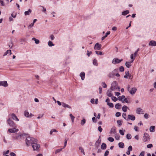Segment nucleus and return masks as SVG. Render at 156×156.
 Returning a JSON list of instances; mask_svg holds the SVG:
<instances>
[{"instance_id": "nucleus-24", "label": "nucleus", "mask_w": 156, "mask_h": 156, "mask_svg": "<svg viewBox=\"0 0 156 156\" xmlns=\"http://www.w3.org/2000/svg\"><path fill=\"white\" fill-rule=\"evenodd\" d=\"M110 32L109 31H107L105 34V35L103 36L101 40H104L106 37H107L108 35H109L110 34Z\"/></svg>"}, {"instance_id": "nucleus-16", "label": "nucleus", "mask_w": 156, "mask_h": 156, "mask_svg": "<svg viewBox=\"0 0 156 156\" xmlns=\"http://www.w3.org/2000/svg\"><path fill=\"white\" fill-rule=\"evenodd\" d=\"M148 45L152 46H156V41L154 40L151 41L148 43Z\"/></svg>"}, {"instance_id": "nucleus-15", "label": "nucleus", "mask_w": 156, "mask_h": 156, "mask_svg": "<svg viewBox=\"0 0 156 156\" xmlns=\"http://www.w3.org/2000/svg\"><path fill=\"white\" fill-rule=\"evenodd\" d=\"M127 120H131L132 121H134L135 119V116L133 115H128Z\"/></svg>"}, {"instance_id": "nucleus-32", "label": "nucleus", "mask_w": 156, "mask_h": 156, "mask_svg": "<svg viewBox=\"0 0 156 156\" xmlns=\"http://www.w3.org/2000/svg\"><path fill=\"white\" fill-rule=\"evenodd\" d=\"M128 108L127 106L126 105H124L122 107V109L123 111L124 112H126L127 111Z\"/></svg>"}, {"instance_id": "nucleus-25", "label": "nucleus", "mask_w": 156, "mask_h": 156, "mask_svg": "<svg viewBox=\"0 0 156 156\" xmlns=\"http://www.w3.org/2000/svg\"><path fill=\"white\" fill-rule=\"evenodd\" d=\"M129 13V11L128 10L124 11L122 13V14L123 16H126Z\"/></svg>"}, {"instance_id": "nucleus-29", "label": "nucleus", "mask_w": 156, "mask_h": 156, "mask_svg": "<svg viewBox=\"0 0 156 156\" xmlns=\"http://www.w3.org/2000/svg\"><path fill=\"white\" fill-rule=\"evenodd\" d=\"M100 143V142L99 141V140L97 141H96L95 144V146L96 148H98L99 146V144Z\"/></svg>"}, {"instance_id": "nucleus-56", "label": "nucleus", "mask_w": 156, "mask_h": 156, "mask_svg": "<svg viewBox=\"0 0 156 156\" xmlns=\"http://www.w3.org/2000/svg\"><path fill=\"white\" fill-rule=\"evenodd\" d=\"M98 131L100 132H101L102 131V129L101 126H98Z\"/></svg>"}, {"instance_id": "nucleus-22", "label": "nucleus", "mask_w": 156, "mask_h": 156, "mask_svg": "<svg viewBox=\"0 0 156 156\" xmlns=\"http://www.w3.org/2000/svg\"><path fill=\"white\" fill-rule=\"evenodd\" d=\"M107 145L105 143H103L101 146V148L102 150H105L106 148Z\"/></svg>"}, {"instance_id": "nucleus-39", "label": "nucleus", "mask_w": 156, "mask_h": 156, "mask_svg": "<svg viewBox=\"0 0 156 156\" xmlns=\"http://www.w3.org/2000/svg\"><path fill=\"white\" fill-rule=\"evenodd\" d=\"M69 116L71 119L72 122H73L74 121V119L75 118V117L71 114L69 115Z\"/></svg>"}, {"instance_id": "nucleus-63", "label": "nucleus", "mask_w": 156, "mask_h": 156, "mask_svg": "<svg viewBox=\"0 0 156 156\" xmlns=\"http://www.w3.org/2000/svg\"><path fill=\"white\" fill-rule=\"evenodd\" d=\"M44 115V114L39 115L38 117H37V118L38 119L41 118Z\"/></svg>"}, {"instance_id": "nucleus-30", "label": "nucleus", "mask_w": 156, "mask_h": 156, "mask_svg": "<svg viewBox=\"0 0 156 156\" xmlns=\"http://www.w3.org/2000/svg\"><path fill=\"white\" fill-rule=\"evenodd\" d=\"M121 104H120L117 103L115 105V107L116 109H119L121 108Z\"/></svg>"}, {"instance_id": "nucleus-50", "label": "nucleus", "mask_w": 156, "mask_h": 156, "mask_svg": "<svg viewBox=\"0 0 156 156\" xmlns=\"http://www.w3.org/2000/svg\"><path fill=\"white\" fill-rule=\"evenodd\" d=\"M95 53L98 55H101L102 54V52L101 51H95Z\"/></svg>"}, {"instance_id": "nucleus-57", "label": "nucleus", "mask_w": 156, "mask_h": 156, "mask_svg": "<svg viewBox=\"0 0 156 156\" xmlns=\"http://www.w3.org/2000/svg\"><path fill=\"white\" fill-rule=\"evenodd\" d=\"M62 150V148L58 149L55 151V153L57 154V153L60 152V151H61Z\"/></svg>"}, {"instance_id": "nucleus-2", "label": "nucleus", "mask_w": 156, "mask_h": 156, "mask_svg": "<svg viewBox=\"0 0 156 156\" xmlns=\"http://www.w3.org/2000/svg\"><path fill=\"white\" fill-rule=\"evenodd\" d=\"M118 69H115L112 72H110L108 76L109 78H113L115 75L116 73H118Z\"/></svg>"}, {"instance_id": "nucleus-59", "label": "nucleus", "mask_w": 156, "mask_h": 156, "mask_svg": "<svg viewBox=\"0 0 156 156\" xmlns=\"http://www.w3.org/2000/svg\"><path fill=\"white\" fill-rule=\"evenodd\" d=\"M153 147V145L152 144H149L147 145V148H151Z\"/></svg>"}, {"instance_id": "nucleus-9", "label": "nucleus", "mask_w": 156, "mask_h": 156, "mask_svg": "<svg viewBox=\"0 0 156 156\" xmlns=\"http://www.w3.org/2000/svg\"><path fill=\"white\" fill-rule=\"evenodd\" d=\"M136 112L137 114H144V111L143 109L141 108H137L136 110Z\"/></svg>"}, {"instance_id": "nucleus-40", "label": "nucleus", "mask_w": 156, "mask_h": 156, "mask_svg": "<svg viewBox=\"0 0 156 156\" xmlns=\"http://www.w3.org/2000/svg\"><path fill=\"white\" fill-rule=\"evenodd\" d=\"M125 75L124 76L125 78H127L128 76H129V71L125 72Z\"/></svg>"}, {"instance_id": "nucleus-11", "label": "nucleus", "mask_w": 156, "mask_h": 156, "mask_svg": "<svg viewBox=\"0 0 156 156\" xmlns=\"http://www.w3.org/2000/svg\"><path fill=\"white\" fill-rule=\"evenodd\" d=\"M101 45L98 43H97L95 45L94 49L95 50H100L101 48Z\"/></svg>"}, {"instance_id": "nucleus-26", "label": "nucleus", "mask_w": 156, "mask_h": 156, "mask_svg": "<svg viewBox=\"0 0 156 156\" xmlns=\"http://www.w3.org/2000/svg\"><path fill=\"white\" fill-rule=\"evenodd\" d=\"M62 105L63 107H65V108H71V107L68 105L66 104V103H62Z\"/></svg>"}, {"instance_id": "nucleus-35", "label": "nucleus", "mask_w": 156, "mask_h": 156, "mask_svg": "<svg viewBox=\"0 0 156 156\" xmlns=\"http://www.w3.org/2000/svg\"><path fill=\"white\" fill-rule=\"evenodd\" d=\"M32 40L34 41L35 42V43L36 44H38L40 42V41L39 40L37 39L34 37L33 38Z\"/></svg>"}, {"instance_id": "nucleus-47", "label": "nucleus", "mask_w": 156, "mask_h": 156, "mask_svg": "<svg viewBox=\"0 0 156 156\" xmlns=\"http://www.w3.org/2000/svg\"><path fill=\"white\" fill-rule=\"evenodd\" d=\"M119 70L121 72H123L124 70V69L123 66H121L119 68Z\"/></svg>"}, {"instance_id": "nucleus-53", "label": "nucleus", "mask_w": 156, "mask_h": 156, "mask_svg": "<svg viewBox=\"0 0 156 156\" xmlns=\"http://www.w3.org/2000/svg\"><path fill=\"white\" fill-rule=\"evenodd\" d=\"M102 85L104 88H106L107 87V85L105 82H102Z\"/></svg>"}, {"instance_id": "nucleus-45", "label": "nucleus", "mask_w": 156, "mask_h": 156, "mask_svg": "<svg viewBox=\"0 0 156 156\" xmlns=\"http://www.w3.org/2000/svg\"><path fill=\"white\" fill-rule=\"evenodd\" d=\"M108 140H109V141L111 142H113L114 141V138L112 137H109L108 138Z\"/></svg>"}, {"instance_id": "nucleus-8", "label": "nucleus", "mask_w": 156, "mask_h": 156, "mask_svg": "<svg viewBox=\"0 0 156 156\" xmlns=\"http://www.w3.org/2000/svg\"><path fill=\"white\" fill-rule=\"evenodd\" d=\"M129 86H128V90L129 91V92L130 93V94L132 95L134 94L135 92H136V91L137 90V89L136 87H134L132 88L131 90L130 91H129Z\"/></svg>"}, {"instance_id": "nucleus-28", "label": "nucleus", "mask_w": 156, "mask_h": 156, "mask_svg": "<svg viewBox=\"0 0 156 156\" xmlns=\"http://www.w3.org/2000/svg\"><path fill=\"white\" fill-rule=\"evenodd\" d=\"M118 145L120 148H123L124 147V144L122 142H120L118 144Z\"/></svg>"}, {"instance_id": "nucleus-41", "label": "nucleus", "mask_w": 156, "mask_h": 156, "mask_svg": "<svg viewBox=\"0 0 156 156\" xmlns=\"http://www.w3.org/2000/svg\"><path fill=\"white\" fill-rule=\"evenodd\" d=\"M48 45L50 47H51L54 46V44H53L52 41H49L48 42Z\"/></svg>"}, {"instance_id": "nucleus-38", "label": "nucleus", "mask_w": 156, "mask_h": 156, "mask_svg": "<svg viewBox=\"0 0 156 156\" xmlns=\"http://www.w3.org/2000/svg\"><path fill=\"white\" fill-rule=\"evenodd\" d=\"M79 149L81 151V152L83 153V155H84L85 154L84 150L82 147H79Z\"/></svg>"}, {"instance_id": "nucleus-36", "label": "nucleus", "mask_w": 156, "mask_h": 156, "mask_svg": "<svg viewBox=\"0 0 156 156\" xmlns=\"http://www.w3.org/2000/svg\"><path fill=\"white\" fill-rule=\"evenodd\" d=\"M115 139L117 140H119L120 138V136L119 135V134H117L116 133V134H115Z\"/></svg>"}, {"instance_id": "nucleus-62", "label": "nucleus", "mask_w": 156, "mask_h": 156, "mask_svg": "<svg viewBox=\"0 0 156 156\" xmlns=\"http://www.w3.org/2000/svg\"><path fill=\"white\" fill-rule=\"evenodd\" d=\"M50 38L51 40H53L55 39V37L53 34H51L50 35Z\"/></svg>"}, {"instance_id": "nucleus-54", "label": "nucleus", "mask_w": 156, "mask_h": 156, "mask_svg": "<svg viewBox=\"0 0 156 156\" xmlns=\"http://www.w3.org/2000/svg\"><path fill=\"white\" fill-rule=\"evenodd\" d=\"M128 150L129 151H131L133 150L132 147L130 145L129 146L128 148Z\"/></svg>"}, {"instance_id": "nucleus-19", "label": "nucleus", "mask_w": 156, "mask_h": 156, "mask_svg": "<svg viewBox=\"0 0 156 156\" xmlns=\"http://www.w3.org/2000/svg\"><path fill=\"white\" fill-rule=\"evenodd\" d=\"M80 76L81 78V79L82 80H83L85 77V73L84 72H82L80 74Z\"/></svg>"}, {"instance_id": "nucleus-5", "label": "nucleus", "mask_w": 156, "mask_h": 156, "mask_svg": "<svg viewBox=\"0 0 156 156\" xmlns=\"http://www.w3.org/2000/svg\"><path fill=\"white\" fill-rule=\"evenodd\" d=\"M150 140V137L149 135L147 133H145L143 137V141L144 142H146L149 140Z\"/></svg>"}, {"instance_id": "nucleus-33", "label": "nucleus", "mask_w": 156, "mask_h": 156, "mask_svg": "<svg viewBox=\"0 0 156 156\" xmlns=\"http://www.w3.org/2000/svg\"><path fill=\"white\" fill-rule=\"evenodd\" d=\"M155 127L154 126H151L150 128V131L151 132H153L154 131Z\"/></svg>"}, {"instance_id": "nucleus-48", "label": "nucleus", "mask_w": 156, "mask_h": 156, "mask_svg": "<svg viewBox=\"0 0 156 156\" xmlns=\"http://www.w3.org/2000/svg\"><path fill=\"white\" fill-rule=\"evenodd\" d=\"M86 123V120L85 119H83L81 120V124L82 125H83Z\"/></svg>"}, {"instance_id": "nucleus-64", "label": "nucleus", "mask_w": 156, "mask_h": 156, "mask_svg": "<svg viewBox=\"0 0 156 156\" xmlns=\"http://www.w3.org/2000/svg\"><path fill=\"white\" fill-rule=\"evenodd\" d=\"M144 116L145 119H147L148 118V115L147 113L145 114Z\"/></svg>"}, {"instance_id": "nucleus-4", "label": "nucleus", "mask_w": 156, "mask_h": 156, "mask_svg": "<svg viewBox=\"0 0 156 156\" xmlns=\"http://www.w3.org/2000/svg\"><path fill=\"white\" fill-rule=\"evenodd\" d=\"M7 122L9 125L10 127L13 128L16 127V124L14 123L13 121L11 120L10 118L8 119L7 120Z\"/></svg>"}, {"instance_id": "nucleus-34", "label": "nucleus", "mask_w": 156, "mask_h": 156, "mask_svg": "<svg viewBox=\"0 0 156 156\" xmlns=\"http://www.w3.org/2000/svg\"><path fill=\"white\" fill-rule=\"evenodd\" d=\"M93 64L95 66H98V63H97V60L96 59H94L93 62Z\"/></svg>"}, {"instance_id": "nucleus-1", "label": "nucleus", "mask_w": 156, "mask_h": 156, "mask_svg": "<svg viewBox=\"0 0 156 156\" xmlns=\"http://www.w3.org/2000/svg\"><path fill=\"white\" fill-rule=\"evenodd\" d=\"M36 140L34 138L30 136L27 137L25 140L26 144L27 146L32 145L35 142Z\"/></svg>"}, {"instance_id": "nucleus-27", "label": "nucleus", "mask_w": 156, "mask_h": 156, "mask_svg": "<svg viewBox=\"0 0 156 156\" xmlns=\"http://www.w3.org/2000/svg\"><path fill=\"white\" fill-rule=\"evenodd\" d=\"M123 103L126 102L127 103H130V101L128 99L126 98H125L122 101V102Z\"/></svg>"}, {"instance_id": "nucleus-52", "label": "nucleus", "mask_w": 156, "mask_h": 156, "mask_svg": "<svg viewBox=\"0 0 156 156\" xmlns=\"http://www.w3.org/2000/svg\"><path fill=\"white\" fill-rule=\"evenodd\" d=\"M121 115V113L120 112H117L116 113L115 116L117 117H119Z\"/></svg>"}, {"instance_id": "nucleus-13", "label": "nucleus", "mask_w": 156, "mask_h": 156, "mask_svg": "<svg viewBox=\"0 0 156 156\" xmlns=\"http://www.w3.org/2000/svg\"><path fill=\"white\" fill-rule=\"evenodd\" d=\"M1 86L6 87L8 86V84L6 81H0V86Z\"/></svg>"}, {"instance_id": "nucleus-20", "label": "nucleus", "mask_w": 156, "mask_h": 156, "mask_svg": "<svg viewBox=\"0 0 156 156\" xmlns=\"http://www.w3.org/2000/svg\"><path fill=\"white\" fill-rule=\"evenodd\" d=\"M106 94L109 97H111L112 95V91L109 90H108L107 91Z\"/></svg>"}, {"instance_id": "nucleus-7", "label": "nucleus", "mask_w": 156, "mask_h": 156, "mask_svg": "<svg viewBox=\"0 0 156 156\" xmlns=\"http://www.w3.org/2000/svg\"><path fill=\"white\" fill-rule=\"evenodd\" d=\"M123 59H119L117 58H114L112 61V63L113 64L115 65L116 64H118L120 63L122 61Z\"/></svg>"}, {"instance_id": "nucleus-58", "label": "nucleus", "mask_w": 156, "mask_h": 156, "mask_svg": "<svg viewBox=\"0 0 156 156\" xmlns=\"http://www.w3.org/2000/svg\"><path fill=\"white\" fill-rule=\"evenodd\" d=\"M92 120L94 122L96 123L97 122V119L95 117H93L92 118Z\"/></svg>"}, {"instance_id": "nucleus-23", "label": "nucleus", "mask_w": 156, "mask_h": 156, "mask_svg": "<svg viewBox=\"0 0 156 156\" xmlns=\"http://www.w3.org/2000/svg\"><path fill=\"white\" fill-rule=\"evenodd\" d=\"M125 98V97L124 95H122L121 96H119L118 98V100L121 101H122L123 99H124Z\"/></svg>"}, {"instance_id": "nucleus-61", "label": "nucleus", "mask_w": 156, "mask_h": 156, "mask_svg": "<svg viewBox=\"0 0 156 156\" xmlns=\"http://www.w3.org/2000/svg\"><path fill=\"white\" fill-rule=\"evenodd\" d=\"M139 49L138 48L136 51L135 52V53L134 54V55L135 57L137 55V53H138V51H139Z\"/></svg>"}, {"instance_id": "nucleus-10", "label": "nucleus", "mask_w": 156, "mask_h": 156, "mask_svg": "<svg viewBox=\"0 0 156 156\" xmlns=\"http://www.w3.org/2000/svg\"><path fill=\"white\" fill-rule=\"evenodd\" d=\"M23 134H19L16 136H13V138L14 139L19 140L22 138Z\"/></svg>"}, {"instance_id": "nucleus-44", "label": "nucleus", "mask_w": 156, "mask_h": 156, "mask_svg": "<svg viewBox=\"0 0 156 156\" xmlns=\"http://www.w3.org/2000/svg\"><path fill=\"white\" fill-rule=\"evenodd\" d=\"M126 138L128 139H130L131 138V136L130 134H127L126 136Z\"/></svg>"}, {"instance_id": "nucleus-49", "label": "nucleus", "mask_w": 156, "mask_h": 156, "mask_svg": "<svg viewBox=\"0 0 156 156\" xmlns=\"http://www.w3.org/2000/svg\"><path fill=\"white\" fill-rule=\"evenodd\" d=\"M126 113H123L122 114V117L126 120H127V118L126 117Z\"/></svg>"}, {"instance_id": "nucleus-21", "label": "nucleus", "mask_w": 156, "mask_h": 156, "mask_svg": "<svg viewBox=\"0 0 156 156\" xmlns=\"http://www.w3.org/2000/svg\"><path fill=\"white\" fill-rule=\"evenodd\" d=\"M32 12V10L30 9H29L27 11H26L24 12V15L25 16H27L29 15Z\"/></svg>"}, {"instance_id": "nucleus-14", "label": "nucleus", "mask_w": 156, "mask_h": 156, "mask_svg": "<svg viewBox=\"0 0 156 156\" xmlns=\"http://www.w3.org/2000/svg\"><path fill=\"white\" fill-rule=\"evenodd\" d=\"M24 115L27 117H31L34 116L31 113L30 114L29 112L27 111L24 112Z\"/></svg>"}, {"instance_id": "nucleus-51", "label": "nucleus", "mask_w": 156, "mask_h": 156, "mask_svg": "<svg viewBox=\"0 0 156 156\" xmlns=\"http://www.w3.org/2000/svg\"><path fill=\"white\" fill-rule=\"evenodd\" d=\"M133 55L134 54H131L130 55V58L132 59L131 61V62H133L134 61V58H133Z\"/></svg>"}, {"instance_id": "nucleus-31", "label": "nucleus", "mask_w": 156, "mask_h": 156, "mask_svg": "<svg viewBox=\"0 0 156 156\" xmlns=\"http://www.w3.org/2000/svg\"><path fill=\"white\" fill-rule=\"evenodd\" d=\"M131 63L132 62H131V61L130 62H126L125 65L127 68H129L131 66Z\"/></svg>"}, {"instance_id": "nucleus-17", "label": "nucleus", "mask_w": 156, "mask_h": 156, "mask_svg": "<svg viewBox=\"0 0 156 156\" xmlns=\"http://www.w3.org/2000/svg\"><path fill=\"white\" fill-rule=\"evenodd\" d=\"M116 130L115 127H113L111 129L109 133L111 134H115L116 133Z\"/></svg>"}, {"instance_id": "nucleus-46", "label": "nucleus", "mask_w": 156, "mask_h": 156, "mask_svg": "<svg viewBox=\"0 0 156 156\" xmlns=\"http://www.w3.org/2000/svg\"><path fill=\"white\" fill-rule=\"evenodd\" d=\"M117 122L119 126H120L122 124V121L121 120H117Z\"/></svg>"}, {"instance_id": "nucleus-37", "label": "nucleus", "mask_w": 156, "mask_h": 156, "mask_svg": "<svg viewBox=\"0 0 156 156\" xmlns=\"http://www.w3.org/2000/svg\"><path fill=\"white\" fill-rule=\"evenodd\" d=\"M126 132V131L125 130H120L119 131V133L121 135L123 136L124 135L125 132Z\"/></svg>"}, {"instance_id": "nucleus-43", "label": "nucleus", "mask_w": 156, "mask_h": 156, "mask_svg": "<svg viewBox=\"0 0 156 156\" xmlns=\"http://www.w3.org/2000/svg\"><path fill=\"white\" fill-rule=\"evenodd\" d=\"M112 100L114 102L116 101L118 99L116 97H114V96L112 97Z\"/></svg>"}, {"instance_id": "nucleus-12", "label": "nucleus", "mask_w": 156, "mask_h": 156, "mask_svg": "<svg viewBox=\"0 0 156 156\" xmlns=\"http://www.w3.org/2000/svg\"><path fill=\"white\" fill-rule=\"evenodd\" d=\"M9 132L10 133H15L19 131V129L16 128H13L12 129H9L8 130Z\"/></svg>"}, {"instance_id": "nucleus-55", "label": "nucleus", "mask_w": 156, "mask_h": 156, "mask_svg": "<svg viewBox=\"0 0 156 156\" xmlns=\"http://www.w3.org/2000/svg\"><path fill=\"white\" fill-rule=\"evenodd\" d=\"M109 154V151L108 150L106 151L104 154V156H107Z\"/></svg>"}, {"instance_id": "nucleus-6", "label": "nucleus", "mask_w": 156, "mask_h": 156, "mask_svg": "<svg viewBox=\"0 0 156 156\" xmlns=\"http://www.w3.org/2000/svg\"><path fill=\"white\" fill-rule=\"evenodd\" d=\"M117 83L116 81H114L111 85V90L112 91H114L117 90Z\"/></svg>"}, {"instance_id": "nucleus-18", "label": "nucleus", "mask_w": 156, "mask_h": 156, "mask_svg": "<svg viewBox=\"0 0 156 156\" xmlns=\"http://www.w3.org/2000/svg\"><path fill=\"white\" fill-rule=\"evenodd\" d=\"M11 116L12 117V118L15 121H19V119L17 118L16 116L14 113H12L11 115Z\"/></svg>"}, {"instance_id": "nucleus-3", "label": "nucleus", "mask_w": 156, "mask_h": 156, "mask_svg": "<svg viewBox=\"0 0 156 156\" xmlns=\"http://www.w3.org/2000/svg\"><path fill=\"white\" fill-rule=\"evenodd\" d=\"M31 146L34 151L37 150L40 147V145L37 144V140H36L35 142Z\"/></svg>"}, {"instance_id": "nucleus-60", "label": "nucleus", "mask_w": 156, "mask_h": 156, "mask_svg": "<svg viewBox=\"0 0 156 156\" xmlns=\"http://www.w3.org/2000/svg\"><path fill=\"white\" fill-rule=\"evenodd\" d=\"M6 52L8 54H9V55H10L11 54V51L10 50H7Z\"/></svg>"}, {"instance_id": "nucleus-42", "label": "nucleus", "mask_w": 156, "mask_h": 156, "mask_svg": "<svg viewBox=\"0 0 156 156\" xmlns=\"http://www.w3.org/2000/svg\"><path fill=\"white\" fill-rule=\"evenodd\" d=\"M107 105L109 106L110 108H113L114 107V105L112 103L109 102L107 104Z\"/></svg>"}]
</instances>
